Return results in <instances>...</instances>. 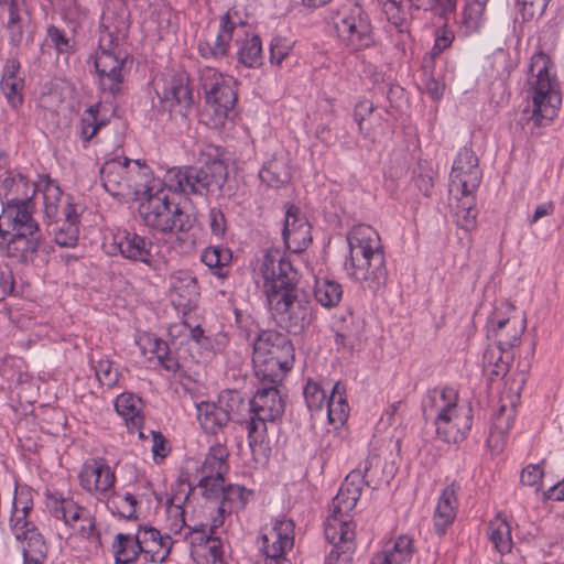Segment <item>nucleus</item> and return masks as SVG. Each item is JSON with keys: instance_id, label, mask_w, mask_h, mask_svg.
Wrapping results in <instances>:
<instances>
[{"instance_id": "obj_62", "label": "nucleus", "mask_w": 564, "mask_h": 564, "mask_svg": "<svg viewBox=\"0 0 564 564\" xmlns=\"http://www.w3.org/2000/svg\"><path fill=\"white\" fill-rule=\"evenodd\" d=\"M524 20L541 17L551 0H517Z\"/></svg>"}, {"instance_id": "obj_11", "label": "nucleus", "mask_w": 564, "mask_h": 564, "mask_svg": "<svg viewBox=\"0 0 564 564\" xmlns=\"http://www.w3.org/2000/svg\"><path fill=\"white\" fill-rule=\"evenodd\" d=\"M325 538L334 545L329 553L327 564H350V554L354 549L355 532L352 523L347 517L335 514L325 523Z\"/></svg>"}, {"instance_id": "obj_35", "label": "nucleus", "mask_w": 564, "mask_h": 564, "mask_svg": "<svg viewBox=\"0 0 564 564\" xmlns=\"http://www.w3.org/2000/svg\"><path fill=\"white\" fill-rule=\"evenodd\" d=\"M315 300L324 307L336 306L343 297V286L337 281L317 280L314 289Z\"/></svg>"}, {"instance_id": "obj_12", "label": "nucleus", "mask_w": 564, "mask_h": 564, "mask_svg": "<svg viewBox=\"0 0 564 564\" xmlns=\"http://www.w3.org/2000/svg\"><path fill=\"white\" fill-rule=\"evenodd\" d=\"M29 510L28 507H23V516L11 519V530L17 540L26 543L22 551L24 564H42V561L46 556L47 547L42 534L37 531L35 525L26 520Z\"/></svg>"}, {"instance_id": "obj_61", "label": "nucleus", "mask_w": 564, "mask_h": 564, "mask_svg": "<svg viewBox=\"0 0 564 564\" xmlns=\"http://www.w3.org/2000/svg\"><path fill=\"white\" fill-rule=\"evenodd\" d=\"M358 498L351 496L350 494H346V491L339 490L337 496L333 499L332 511L335 514L344 516L348 518L349 511H351Z\"/></svg>"}, {"instance_id": "obj_45", "label": "nucleus", "mask_w": 564, "mask_h": 564, "mask_svg": "<svg viewBox=\"0 0 564 564\" xmlns=\"http://www.w3.org/2000/svg\"><path fill=\"white\" fill-rule=\"evenodd\" d=\"M229 453L226 446L221 443H217L209 448L206 455L205 462L202 466V473H214V471H227L226 460Z\"/></svg>"}, {"instance_id": "obj_42", "label": "nucleus", "mask_w": 564, "mask_h": 564, "mask_svg": "<svg viewBox=\"0 0 564 564\" xmlns=\"http://www.w3.org/2000/svg\"><path fill=\"white\" fill-rule=\"evenodd\" d=\"M227 471L202 473L204 476L198 481L203 489V496L208 500H221L224 492V475Z\"/></svg>"}, {"instance_id": "obj_17", "label": "nucleus", "mask_w": 564, "mask_h": 564, "mask_svg": "<svg viewBox=\"0 0 564 564\" xmlns=\"http://www.w3.org/2000/svg\"><path fill=\"white\" fill-rule=\"evenodd\" d=\"M115 241H117V249L122 258L154 268L156 262L153 253L154 245L150 238L134 231L123 230L115 235Z\"/></svg>"}, {"instance_id": "obj_1", "label": "nucleus", "mask_w": 564, "mask_h": 564, "mask_svg": "<svg viewBox=\"0 0 564 564\" xmlns=\"http://www.w3.org/2000/svg\"><path fill=\"white\" fill-rule=\"evenodd\" d=\"M224 155L221 147L208 144L200 152V165L169 169L163 185L173 193L186 195L208 196L221 192L228 178Z\"/></svg>"}, {"instance_id": "obj_32", "label": "nucleus", "mask_w": 564, "mask_h": 564, "mask_svg": "<svg viewBox=\"0 0 564 564\" xmlns=\"http://www.w3.org/2000/svg\"><path fill=\"white\" fill-rule=\"evenodd\" d=\"M145 340L150 352L165 370L176 371L181 368L178 359L172 352L170 345L165 340L154 335H148Z\"/></svg>"}, {"instance_id": "obj_8", "label": "nucleus", "mask_w": 564, "mask_h": 564, "mask_svg": "<svg viewBox=\"0 0 564 564\" xmlns=\"http://www.w3.org/2000/svg\"><path fill=\"white\" fill-rule=\"evenodd\" d=\"M199 86L204 91L205 100L219 119L229 117L237 102L235 82L225 78L216 69L207 67L199 72Z\"/></svg>"}, {"instance_id": "obj_37", "label": "nucleus", "mask_w": 564, "mask_h": 564, "mask_svg": "<svg viewBox=\"0 0 564 564\" xmlns=\"http://www.w3.org/2000/svg\"><path fill=\"white\" fill-rule=\"evenodd\" d=\"M142 405V399L127 390L119 394L115 401V408L118 414L123 416L127 421H132L133 424L141 421L140 413Z\"/></svg>"}, {"instance_id": "obj_16", "label": "nucleus", "mask_w": 564, "mask_h": 564, "mask_svg": "<svg viewBox=\"0 0 564 564\" xmlns=\"http://www.w3.org/2000/svg\"><path fill=\"white\" fill-rule=\"evenodd\" d=\"M451 180L453 185L460 187L462 194H473L481 183L479 161L471 148L459 150L453 162Z\"/></svg>"}, {"instance_id": "obj_55", "label": "nucleus", "mask_w": 564, "mask_h": 564, "mask_svg": "<svg viewBox=\"0 0 564 564\" xmlns=\"http://www.w3.org/2000/svg\"><path fill=\"white\" fill-rule=\"evenodd\" d=\"M47 37L58 54H72L75 52L74 44L66 36L65 32L55 25L47 28Z\"/></svg>"}, {"instance_id": "obj_10", "label": "nucleus", "mask_w": 564, "mask_h": 564, "mask_svg": "<svg viewBox=\"0 0 564 564\" xmlns=\"http://www.w3.org/2000/svg\"><path fill=\"white\" fill-rule=\"evenodd\" d=\"M335 28L352 51L369 48L375 44L370 19L359 3H355L349 13L335 24Z\"/></svg>"}, {"instance_id": "obj_56", "label": "nucleus", "mask_w": 564, "mask_h": 564, "mask_svg": "<svg viewBox=\"0 0 564 564\" xmlns=\"http://www.w3.org/2000/svg\"><path fill=\"white\" fill-rule=\"evenodd\" d=\"M242 404L243 398L238 390H221L216 402V405L227 412L229 416L231 412L239 410Z\"/></svg>"}, {"instance_id": "obj_21", "label": "nucleus", "mask_w": 564, "mask_h": 564, "mask_svg": "<svg viewBox=\"0 0 564 564\" xmlns=\"http://www.w3.org/2000/svg\"><path fill=\"white\" fill-rule=\"evenodd\" d=\"M510 326V318L496 319L495 317H489L487 321L488 337L492 336L497 338L499 354H505L506 359L512 358V356L509 355V350L519 343L521 335L525 330L527 319L522 318L519 328L513 326L511 329Z\"/></svg>"}, {"instance_id": "obj_30", "label": "nucleus", "mask_w": 564, "mask_h": 564, "mask_svg": "<svg viewBox=\"0 0 564 564\" xmlns=\"http://www.w3.org/2000/svg\"><path fill=\"white\" fill-rule=\"evenodd\" d=\"M43 193V202H44V215L50 220H55L58 216V205L62 197V189L58 183L54 180H51L48 176H43L37 184V189Z\"/></svg>"}, {"instance_id": "obj_27", "label": "nucleus", "mask_w": 564, "mask_h": 564, "mask_svg": "<svg viewBox=\"0 0 564 564\" xmlns=\"http://www.w3.org/2000/svg\"><path fill=\"white\" fill-rule=\"evenodd\" d=\"M259 177L270 187L281 188L291 181V170L284 156H274L268 161L259 173Z\"/></svg>"}, {"instance_id": "obj_51", "label": "nucleus", "mask_w": 564, "mask_h": 564, "mask_svg": "<svg viewBox=\"0 0 564 564\" xmlns=\"http://www.w3.org/2000/svg\"><path fill=\"white\" fill-rule=\"evenodd\" d=\"M128 57L127 53H95L89 58L94 61V68H112V66H116V69H123Z\"/></svg>"}, {"instance_id": "obj_40", "label": "nucleus", "mask_w": 564, "mask_h": 564, "mask_svg": "<svg viewBox=\"0 0 564 564\" xmlns=\"http://www.w3.org/2000/svg\"><path fill=\"white\" fill-rule=\"evenodd\" d=\"M97 75V84L102 93H107L116 97L121 93L123 84V69L112 68H95Z\"/></svg>"}, {"instance_id": "obj_2", "label": "nucleus", "mask_w": 564, "mask_h": 564, "mask_svg": "<svg viewBox=\"0 0 564 564\" xmlns=\"http://www.w3.org/2000/svg\"><path fill=\"white\" fill-rule=\"evenodd\" d=\"M349 258L345 269L350 278L362 284L373 294L383 288L388 280V270L379 236L369 226H355L347 235Z\"/></svg>"}, {"instance_id": "obj_63", "label": "nucleus", "mask_w": 564, "mask_h": 564, "mask_svg": "<svg viewBox=\"0 0 564 564\" xmlns=\"http://www.w3.org/2000/svg\"><path fill=\"white\" fill-rule=\"evenodd\" d=\"M455 519L454 509H449L437 503L435 513H434V528L438 535L444 534L446 528L453 523Z\"/></svg>"}, {"instance_id": "obj_22", "label": "nucleus", "mask_w": 564, "mask_h": 564, "mask_svg": "<svg viewBox=\"0 0 564 564\" xmlns=\"http://www.w3.org/2000/svg\"><path fill=\"white\" fill-rule=\"evenodd\" d=\"M171 291L177 296L174 304L183 307H191L199 297L197 279L186 270H177L170 276Z\"/></svg>"}, {"instance_id": "obj_54", "label": "nucleus", "mask_w": 564, "mask_h": 564, "mask_svg": "<svg viewBox=\"0 0 564 564\" xmlns=\"http://www.w3.org/2000/svg\"><path fill=\"white\" fill-rule=\"evenodd\" d=\"M7 30L9 32L10 44L15 47L21 46L24 42V23L18 10H11V12H9Z\"/></svg>"}, {"instance_id": "obj_52", "label": "nucleus", "mask_w": 564, "mask_h": 564, "mask_svg": "<svg viewBox=\"0 0 564 564\" xmlns=\"http://www.w3.org/2000/svg\"><path fill=\"white\" fill-rule=\"evenodd\" d=\"M79 229L74 224H63L54 232L56 245L63 248H74L78 242Z\"/></svg>"}, {"instance_id": "obj_29", "label": "nucleus", "mask_w": 564, "mask_h": 564, "mask_svg": "<svg viewBox=\"0 0 564 564\" xmlns=\"http://www.w3.org/2000/svg\"><path fill=\"white\" fill-rule=\"evenodd\" d=\"M113 554L116 563L129 564L132 563L141 553L140 541L131 534L118 533L115 538Z\"/></svg>"}, {"instance_id": "obj_7", "label": "nucleus", "mask_w": 564, "mask_h": 564, "mask_svg": "<svg viewBox=\"0 0 564 564\" xmlns=\"http://www.w3.org/2000/svg\"><path fill=\"white\" fill-rule=\"evenodd\" d=\"M429 399L436 410L435 427L438 438L445 443L465 440L473 424L469 402H459L457 390H430Z\"/></svg>"}, {"instance_id": "obj_14", "label": "nucleus", "mask_w": 564, "mask_h": 564, "mask_svg": "<svg viewBox=\"0 0 564 564\" xmlns=\"http://www.w3.org/2000/svg\"><path fill=\"white\" fill-rule=\"evenodd\" d=\"M43 243L41 229L0 236V250L20 264L32 263Z\"/></svg>"}, {"instance_id": "obj_60", "label": "nucleus", "mask_w": 564, "mask_h": 564, "mask_svg": "<svg viewBox=\"0 0 564 564\" xmlns=\"http://www.w3.org/2000/svg\"><path fill=\"white\" fill-rule=\"evenodd\" d=\"M485 360L488 361V366L485 368L487 371L490 381H494L495 377L503 378L508 372V361L505 360V354H500L496 361H492L494 354L490 351H486L484 356Z\"/></svg>"}, {"instance_id": "obj_9", "label": "nucleus", "mask_w": 564, "mask_h": 564, "mask_svg": "<svg viewBox=\"0 0 564 564\" xmlns=\"http://www.w3.org/2000/svg\"><path fill=\"white\" fill-rule=\"evenodd\" d=\"M36 189H32L31 195L24 194L22 198H10V202H3L2 213L0 215V236L28 231H36L40 228L34 219L35 210L33 197Z\"/></svg>"}, {"instance_id": "obj_25", "label": "nucleus", "mask_w": 564, "mask_h": 564, "mask_svg": "<svg viewBox=\"0 0 564 564\" xmlns=\"http://www.w3.org/2000/svg\"><path fill=\"white\" fill-rule=\"evenodd\" d=\"M32 189L37 191V185L30 183L21 173L6 172L0 175V202H10V198H22L24 194L31 195Z\"/></svg>"}, {"instance_id": "obj_20", "label": "nucleus", "mask_w": 564, "mask_h": 564, "mask_svg": "<svg viewBox=\"0 0 564 564\" xmlns=\"http://www.w3.org/2000/svg\"><path fill=\"white\" fill-rule=\"evenodd\" d=\"M131 162L128 158H116L107 161L101 166L102 186L111 196H123L124 189L130 186L126 184V181L133 173V170L130 167Z\"/></svg>"}, {"instance_id": "obj_41", "label": "nucleus", "mask_w": 564, "mask_h": 564, "mask_svg": "<svg viewBox=\"0 0 564 564\" xmlns=\"http://www.w3.org/2000/svg\"><path fill=\"white\" fill-rule=\"evenodd\" d=\"M238 61L248 67L262 64V44L259 35L247 39L238 50Z\"/></svg>"}, {"instance_id": "obj_6", "label": "nucleus", "mask_w": 564, "mask_h": 564, "mask_svg": "<svg viewBox=\"0 0 564 564\" xmlns=\"http://www.w3.org/2000/svg\"><path fill=\"white\" fill-rule=\"evenodd\" d=\"M142 200L139 204V215L144 225L161 234H172L177 230L188 234L195 223L196 216L185 213L178 204L170 200L164 187L143 189Z\"/></svg>"}, {"instance_id": "obj_31", "label": "nucleus", "mask_w": 564, "mask_h": 564, "mask_svg": "<svg viewBox=\"0 0 564 564\" xmlns=\"http://www.w3.org/2000/svg\"><path fill=\"white\" fill-rule=\"evenodd\" d=\"M100 102L91 105L87 108L80 118V131L79 137L83 140L84 148L88 147L91 139L98 133V131L108 123L107 119H99Z\"/></svg>"}, {"instance_id": "obj_50", "label": "nucleus", "mask_w": 564, "mask_h": 564, "mask_svg": "<svg viewBox=\"0 0 564 564\" xmlns=\"http://www.w3.org/2000/svg\"><path fill=\"white\" fill-rule=\"evenodd\" d=\"M91 463H96L97 467V474L94 475L95 491L106 492L113 486L116 479L115 474L102 459H93Z\"/></svg>"}, {"instance_id": "obj_48", "label": "nucleus", "mask_w": 564, "mask_h": 564, "mask_svg": "<svg viewBox=\"0 0 564 564\" xmlns=\"http://www.w3.org/2000/svg\"><path fill=\"white\" fill-rule=\"evenodd\" d=\"M96 379L101 387L113 388L120 383L121 373L110 360H100L95 367Z\"/></svg>"}, {"instance_id": "obj_39", "label": "nucleus", "mask_w": 564, "mask_h": 564, "mask_svg": "<svg viewBox=\"0 0 564 564\" xmlns=\"http://www.w3.org/2000/svg\"><path fill=\"white\" fill-rule=\"evenodd\" d=\"M488 535L496 550L500 553H506L511 550L510 525L505 518L498 516L496 520L489 522Z\"/></svg>"}, {"instance_id": "obj_5", "label": "nucleus", "mask_w": 564, "mask_h": 564, "mask_svg": "<svg viewBox=\"0 0 564 564\" xmlns=\"http://www.w3.org/2000/svg\"><path fill=\"white\" fill-rule=\"evenodd\" d=\"M553 62L543 51L531 57L528 85L532 96L531 119L536 127L549 126L557 116L562 102L556 75L551 73Z\"/></svg>"}, {"instance_id": "obj_15", "label": "nucleus", "mask_w": 564, "mask_h": 564, "mask_svg": "<svg viewBox=\"0 0 564 564\" xmlns=\"http://www.w3.org/2000/svg\"><path fill=\"white\" fill-rule=\"evenodd\" d=\"M520 399L519 390H505L500 397L501 405L495 416L494 424L487 437V445L495 454L503 451L507 442V433L512 426L513 413Z\"/></svg>"}, {"instance_id": "obj_38", "label": "nucleus", "mask_w": 564, "mask_h": 564, "mask_svg": "<svg viewBox=\"0 0 564 564\" xmlns=\"http://www.w3.org/2000/svg\"><path fill=\"white\" fill-rule=\"evenodd\" d=\"M193 488L188 484V490L183 498L178 495H174L166 501V514L170 521V530L175 534L180 533L181 530L186 527L185 510L183 505L187 501Z\"/></svg>"}, {"instance_id": "obj_64", "label": "nucleus", "mask_w": 564, "mask_h": 564, "mask_svg": "<svg viewBox=\"0 0 564 564\" xmlns=\"http://www.w3.org/2000/svg\"><path fill=\"white\" fill-rule=\"evenodd\" d=\"M96 53H108V54H117L122 53L119 50L118 36L109 31L107 26L105 30H100V35L98 40V48Z\"/></svg>"}, {"instance_id": "obj_13", "label": "nucleus", "mask_w": 564, "mask_h": 564, "mask_svg": "<svg viewBox=\"0 0 564 564\" xmlns=\"http://www.w3.org/2000/svg\"><path fill=\"white\" fill-rule=\"evenodd\" d=\"M285 217L282 238L285 247L293 253H301L312 242L311 224L300 207L285 204Z\"/></svg>"}, {"instance_id": "obj_43", "label": "nucleus", "mask_w": 564, "mask_h": 564, "mask_svg": "<svg viewBox=\"0 0 564 564\" xmlns=\"http://www.w3.org/2000/svg\"><path fill=\"white\" fill-rule=\"evenodd\" d=\"M294 523L292 520H276L273 528L268 533H262L260 541L269 542V539H275L284 544V547H293L294 544Z\"/></svg>"}, {"instance_id": "obj_44", "label": "nucleus", "mask_w": 564, "mask_h": 564, "mask_svg": "<svg viewBox=\"0 0 564 564\" xmlns=\"http://www.w3.org/2000/svg\"><path fill=\"white\" fill-rule=\"evenodd\" d=\"M247 490L242 486L228 485L224 487L223 497L218 507L220 518H224L225 513H230L232 503L239 507H243L246 503Z\"/></svg>"}, {"instance_id": "obj_34", "label": "nucleus", "mask_w": 564, "mask_h": 564, "mask_svg": "<svg viewBox=\"0 0 564 564\" xmlns=\"http://www.w3.org/2000/svg\"><path fill=\"white\" fill-rule=\"evenodd\" d=\"M478 210L473 194H462L455 208V221L457 226L465 231H471L476 228Z\"/></svg>"}, {"instance_id": "obj_4", "label": "nucleus", "mask_w": 564, "mask_h": 564, "mask_svg": "<svg viewBox=\"0 0 564 564\" xmlns=\"http://www.w3.org/2000/svg\"><path fill=\"white\" fill-rule=\"evenodd\" d=\"M300 280L286 276L285 282L274 285L267 295L276 324L289 334L300 335L311 325L313 318L312 302L305 291L299 288Z\"/></svg>"}, {"instance_id": "obj_18", "label": "nucleus", "mask_w": 564, "mask_h": 564, "mask_svg": "<svg viewBox=\"0 0 564 564\" xmlns=\"http://www.w3.org/2000/svg\"><path fill=\"white\" fill-rule=\"evenodd\" d=\"M185 75L172 76L166 80L162 90H156L159 98L169 105L170 112H178L183 116L192 109L194 104L193 91Z\"/></svg>"}, {"instance_id": "obj_47", "label": "nucleus", "mask_w": 564, "mask_h": 564, "mask_svg": "<svg viewBox=\"0 0 564 564\" xmlns=\"http://www.w3.org/2000/svg\"><path fill=\"white\" fill-rule=\"evenodd\" d=\"M486 9L467 2L462 12V25L464 28L465 35L478 31L484 22V12Z\"/></svg>"}, {"instance_id": "obj_19", "label": "nucleus", "mask_w": 564, "mask_h": 564, "mask_svg": "<svg viewBox=\"0 0 564 564\" xmlns=\"http://www.w3.org/2000/svg\"><path fill=\"white\" fill-rule=\"evenodd\" d=\"M260 272L263 278V285L265 288L267 295L274 289V285L280 282H285L286 276L294 280H300L299 272L294 269L290 259L281 256L278 250L267 251L263 256L262 263L260 265Z\"/></svg>"}, {"instance_id": "obj_36", "label": "nucleus", "mask_w": 564, "mask_h": 564, "mask_svg": "<svg viewBox=\"0 0 564 564\" xmlns=\"http://www.w3.org/2000/svg\"><path fill=\"white\" fill-rule=\"evenodd\" d=\"M413 553V541L406 535L400 536L393 545L392 551L376 556L372 564H403L411 558Z\"/></svg>"}, {"instance_id": "obj_58", "label": "nucleus", "mask_w": 564, "mask_h": 564, "mask_svg": "<svg viewBox=\"0 0 564 564\" xmlns=\"http://www.w3.org/2000/svg\"><path fill=\"white\" fill-rule=\"evenodd\" d=\"M364 484L362 470L361 466H359L347 475L339 490L346 491V494H350L359 499Z\"/></svg>"}, {"instance_id": "obj_53", "label": "nucleus", "mask_w": 564, "mask_h": 564, "mask_svg": "<svg viewBox=\"0 0 564 564\" xmlns=\"http://www.w3.org/2000/svg\"><path fill=\"white\" fill-rule=\"evenodd\" d=\"M1 89L12 107L17 108L23 104L22 89L24 79H1Z\"/></svg>"}, {"instance_id": "obj_49", "label": "nucleus", "mask_w": 564, "mask_h": 564, "mask_svg": "<svg viewBox=\"0 0 564 564\" xmlns=\"http://www.w3.org/2000/svg\"><path fill=\"white\" fill-rule=\"evenodd\" d=\"M207 223L212 237L219 241L224 240L228 231V223L220 207L213 206L209 208Z\"/></svg>"}, {"instance_id": "obj_46", "label": "nucleus", "mask_w": 564, "mask_h": 564, "mask_svg": "<svg viewBox=\"0 0 564 564\" xmlns=\"http://www.w3.org/2000/svg\"><path fill=\"white\" fill-rule=\"evenodd\" d=\"M172 540L169 535L162 536V541H150L147 545L141 546V553L145 560L153 563H163L170 555Z\"/></svg>"}, {"instance_id": "obj_28", "label": "nucleus", "mask_w": 564, "mask_h": 564, "mask_svg": "<svg viewBox=\"0 0 564 564\" xmlns=\"http://www.w3.org/2000/svg\"><path fill=\"white\" fill-rule=\"evenodd\" d=\"M268 421L269 419L256 414L251 415L250 420L247 421L248 442L254 456H267L269 451V447L265 445Z\"/></svg>"}, {"instance_id": "obj_3", "label": "nucleus", "mask_w": 564, "mask_h": 564, "mask_svg": "<svg viewBox=\"0 0 564 564\" xmlns=\"http://www.w3.org/2000/svg\"><path fill=\"white\" fill-rule=\"evenodd\" d=\"M253 362L263 388H278L294 365V346L286 334L275 329H258L252 340Z\"/></svg>"}, {"instance_id": "obj_26", "label": "nucleus", "mask_w": 564, "mask_h": 564, "mask_svg": "<svg viewBox=\"0 0 564 564\" xmlns=\"http://www.w3.org/2000/svg\"><path fill=\"white\" fill-rule=\"evenodd\" d=\"M197 417L202 429L208 433L216 435L230 421L227 412L216 405V402H200L197 404Z\"/></svg>"}, {"instance_id": "obj_33", "label": "nucleus", "mask_w": 564, "mask_h": 564, "mask_svg": "<svg viewBox=\"0 0 564 564\" xmlns=\"http://www.w3.org/2000/svg\"><path fill=\"white\" fill-rule=\"evenodd\" d=\"M386 463L378 456H371L361 467L365 485L377 488L382 484L389 485L392 470H384Z\"/></svg>"}, {"instance_id": "obj_24", "label": "nucleus", "mask_w": 564, "mask_h": 564, "mask_svg": "<svg viewBox=\"0 0 564 564\" xmlns=\"http://www.w3.org/2000/svg\"><path fill=\"white\" fill-rule=\"evenodd\" d=\"M253 414L274 421L284 412L283 397L280 390H257L249 402Z\"/></svg>"}, {"instance_id": "obj_57", "label": "nucleus", "mask_w": 564, "mask_h": 564, "mask_svg": "<svg viewBox=\"0 0 564 564\" xmlns=\"http://www.w3.org/2000/svg\"><path fill=\"white\" fill-rule=\"evenodd\" d=\"M292 50V44L284 37L275 36L270 43L271 64L281 65Z\"/></svg>"}, {"instance_id": "obj_59", "label": "nucleus", "mask_w": 564, "mask_h": 564, "mask_svg": "<svg viewBox=\"0 0 564 564\" xmlns=\"http://www.w3.org/2000/svg\"><path fill=\"white\" fill-rule=\"evenodd\" d=\"M373 104L367 99L360 100L355 105L352 118L355 122L358 124L359 133L362 134L364 137H367L369 134V131L364 127V121L373 112Z\"/></svg>"}, {"instance_id": "obj_23", "label": "nucleus", "mask_w": 564, "mask_h": 564, "mask_svg": "<svg viewBox=\"0 0 564 564\" xmlns=\"http://www.w3.org/2000/svg\"><path fill=\"white\" fill-rule=\"evenodd\" d=\"M346 390H330V394H326V390H303L308 406H311L310 398L318 397L321 402H326L327 416L332 423H344L349 413Z\"/></svg>"}]
</instances>
